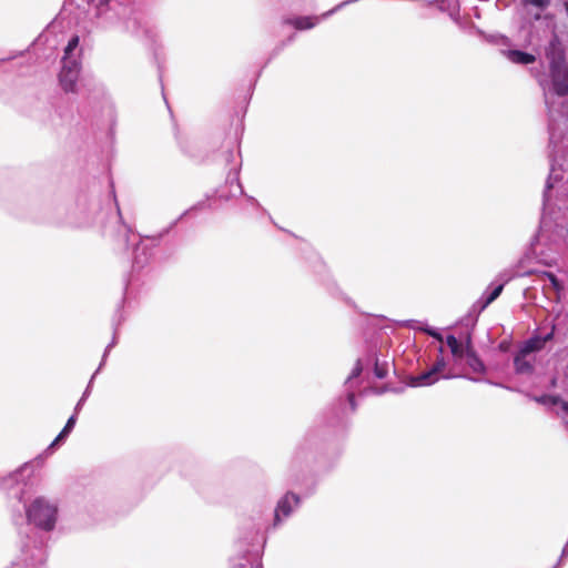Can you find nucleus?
I'll return each mask as SVG.
<instances>
[{"label": "nucleus", "instance_id": "f257e3e1", "mask_svg": "<svg viewBox=\"0 0 568 568\" xmlns=\"http://www.w3.org/2000/svg\"><path fill=\"white\" fill-rule=\"evenodd\" d=\"M57 508L44 499H36L27 510L30 523L44 530H51L55 524Z\"/></svg>", "mask_w": 568, "mask_h": 568}, {"label": "nucleus", "instance_id": "f03ea898", "mask_svg": "<svg viewBox=\"0 0 568 568\" xmlns=\"http://www.w3.org/2000/svg\"><path fill=\"white\" fill-rule=\"evenodd\" d=\"M549 70L555 93L559 97L568 95V64L565 61H552Z\"/></svg>", "mask_w": 568, "mask_h": 568}, {"label": "nucleus", "instance_id": "7ed1b4c3", "mask_svg": "<svg viewBox=\"0 0 568 568\" xmlns=\"http://www.w3.org/2000/svg\"><path fill=\"white\" fill-rule=\"evenodd\" d=\"M300 497L293 493H287L277 504L275 509L274 524L277 525L281 521V516L287 517L291 515L293 505H298Z\"/></svg>", "mask_w": 568, "mask_h": 568}, {"label": "nucleus", "instance_id": "20e7f679", "mask_svg": "<svg viewBox=\"0 0 568 568\" xmlns=\"http://www.w3.org/2000/svg\"><path fill=\"white\" fill-rule=\"evenodd\" d=\"M79 73L80 72L61 70L59 80L64 92H75Z\"/></svg>", "mask_w": 568, "mask_h": 568}, {"label": "nucleus", "instance_id": "39448f33", "mask_svg": "<svg viewBox=\"0 0 568 568\" xmlns=\"http://www.w3.org/2000/svg\"><path fill=\"white\" fill-rule=\"evenodd\" d=\"M507 58L516 64H530L536 61V57L534 54L520 50H509L507 52Z\"/></svg>", "mask_w": 568, "mask_h": 568}, {"label": "nucleus", "instance_id": "423d86ee", "mask_svg": "<svg viewBox=\"0 0 568 568\" xmlns=\"http://www.w3.org/2000/svg\"><path fill=\"white\" fill-rule=\"evenodd\" d=\"M438 376L432 372V369H428L427 372H424L417 376H414L410 378V386H428L437 382Z\"/></svg>", "mask_w": 568, "mask_h": 568}, {"label": "nucleus", "instance_id": "0eeeda50", "mask_svg": "<svg viewBox=\"0 0 568 568\" xmlns=\"http://www.w3.org/2000/svg\"><path fill=\"white\" fill-rule=\"evenodd\" d=\"M464 357L466 359V364L471 368L473 372L484 373L485 365L477 356L475 349H469L467 353H465Z\"/></svg>", "mask_w": 568, "mask_h": 568}, {"label": "nucleus", "instance_id": "6e6552de", "mask_svg": "<svg viewBox=\"0 0 568 568\" xmlns=\"http://www.w3.org/2000/svg\"><path fill=\"white\" fill-rule=\"evenodd\" d=\"M546 57L549 59V64L552 63V61H565L564 51L557 40L549 43V47L546 50Z\"/></svg>", "mask_w": 568, "mask_h": 568}, {"label": "nucleus", "instance_id": "1a4fd4ad", "mask_svg": "<svg viewBox=\"0 0 568 568\" xmlns=\"http://www.w3.org/2000/svg\"><path fill=\"white\" fill-rule=\"evenodd\" d=\"M446 344L450 348L453 356L457 359L464 358L465 349L462 343L454 335L446 337Z\"/></svg>", "mask_w": 568, "mask_h": 568}, {"label": "nucleus", "instance_id": "9d476101", "mask_svg": "<svg viewBox=\"0 0 568 568\" xmlns=\"http://www.w3.org/2000/svg\"><path fill=\"white\" fill-rule=\"evenodd\" d=\"M526 356L521 351L515 356L514 365L517 372L519 373H529L532 371V365L526 361Z\"/></svg>", "mask_w": 568, "mask_h": 568}, {"label": "nucleus", "instance_id": "9b49d317", "mask_svg": "<svg viewBox=\"0 0 568 568\" xmlns=\"http://www.w3.org/2000/svg\"><path fill=\"white\" fill-rule=\"evenodd\" d=\"M544 348L541 337H532L525 342L524 346L520 348L524 355H528L534 352H538Z\"/></svg>", "mask_w": 568, "mask_h": 568}, {"label": "nucleus", "instance_id": "f8f14e48", "mask_svg": "<svg viewBox=\"0 0 568 568\" xmlns=\"http://www.w3.org/2000/svg\"><path fill=\"white\" fill-rule=\"evenodd\" d=\"M286 23L292 24L297 30H307L315 26V22L310 17H300L292 20H286Z\"/></svg>", "mask_w": 568, "mask_h": 568}, {"label": "nucleus", "instance_id": "ddd939ff", "mask_svg": "<svg viewBox=\"0 0 568 568\" xmlns=\"http://www.w3.org/2000/svg\"><path fill=\"white\" fill-rule=\"evenodd\" d=\"M75 425V416H71L67 424L64 425L63 429L60 432V434L55 437V439L51 443L50 447H53L54 445H57L59 442H61L62 439H64L70 433L71 430L73 429Z\"/></svg>", "mask_w": 568, "mask_h": 568}, {"label": "nucleus", "instance_id": "4468645a", "mask_svg": "<svg viewBox=\"0 0 568 568\" xmlns=\"http://www.w3.org/2000/svg\"><path fill=\"white\" fill-rule=\"evenodd\" d=\"M538 276L540 277V280L547 278L550 282L552 288L557 293H560L562 291V288H564L562 284L560 283V281L557 278V276L554 273L547 272V271H542V272L539 273Z\"/></svg>", "mask_w": 568, "mask_h": 568}, {"label": "nucleus", "instance_id": "2eb2a0df", "mask_svg": "<svg viewBox=\"0 0 568 568\" xmlns=\"http://www.w3.org/2000/svg\"><path fill=\"white\" fill-rule=\"evenodd\" d=\"M80 68L81 64L78 60L72 59L70 55H63L61 70L80 72Z\"/></svg>", "mask_w": 568, "mask_h": 568}, {"label": "nucleus", "instance_id": "dca6fc26", "mask_svg": "<svg viewBox=\"0 0 568 568\" xmlns=\"http://www.w3.org/2000/svg\"><path fill=\"white\" fill-rule=\"evenodd\" d=\"M388 362H379L378 359L375 361L374 365V374L377 378H385L388 373Z\"/></svg>", "mask_w": 568, "mask_h": 568}, {"label": "nucleus", "instance_id": "f3484780", "mask_svg": "<svg viewBox=\"0 0 568 568\" xmlns=\"http://www.w3.org/2000/svg\"><path fill=\"white\" fill-rule=\"evenodd\" d=\"M504 290V285L500 284L498 285L497 287H495L491 293L488 295V297L486 298L484 305H483V308L487 307L489 304H491L503 292Z\"/></svg>", "mask_w": 568, "mask_h": 568}, {"label": "nucleus", "instance_id": "a211bd4d", "mask_svg": "<svg viewBox=\"0 0 568 568\" xmlns=\"http://www.w3.org/2000/svg\"><path fill=\"white\" fill-rule=\"evenodd\" d=\"M79 42H80L79 36H73L69 40L68 45L64 49V54L65 55H71V53L78 48Z\"/></svg>", "mask_w": 568, "mask_h": 568}, {"label": "nucleus", "instance_id": "6ab92c4d", "mask_svg": "<svg viewBox=\"0 0 568 568\" xmlns=\"http://www.w3.org/2000/svg\"><path fill=\"white\" fill-rule=\"evenodd\" d=\"M537 402L549 405H558L560 402V397L556 395H544L539 398H536Z\"/></svg>", "mask_w": 568, "mask_h": 568}, {"label": "nucleus", "instance_id": "aec40b11", "mask_svg": "<svg viewBox=\"0 0 568 568\" xmlns=\"http://www.w3.org/2000/svg\"><path fill=\"white\" fill-rule=\"evenodd\" d=\"M551 0H524L526 4L534 6L540 10L546 9Z\"/></svg>", "mask_w": 568, "mask_h": 568}, {"label": "nucleus", "instance_id": "412c9836", "mask_svg": "<svg viewBox=\"0 0 568 568\" xmlns=\"http://www.w3.org/2000/svg\"><path fill=\"white\" fill-rule=\"evenodd\" d=\"M445 362L443 358L438 359L433 366L432 372L438 376V374L445 368Z\"/></svg>", "mask_w": 568, "mask_h": 568}, {"label": "nucleus", "instance_id": "4be33fe9", "mask_svg": "<svg viewBox=\"0 0 568 568\" xmlns=\"http://www.w3.org/2000/svg\"><path fill=\"white\" fill-rule=\"evenodd\" d=\"M463 346H464L465 353H467L469 349H474L470 334L467 335L465 345H463Z\"/></svg>", "mask_w": 568, "mask_h": 568}, {"label": "nucleus", "instance_id": "5701e85b", "mask_svg": "<svg viewBox=\"0 0 568 568\" xmlns=\"http://www.w3.org/2000/svg\"><path fill=\"white\" fill-rule=\"evenodd\" d=\"M562 413L568 416V402H565L560 398L559 404Z\"/></svg>", "mask_w": 568, "mask_h": 568}, {"label": "nucleus", "instance_id": "b1692460", "mask_svg": "<svg viewBox=\"0 0 568 568\" xmlns=\"http://www.w3.org/2000/svg\"><path fill=\"white\" fill-rule=\"evenodd\" d=\"M554 331H555V327H552L551 332L549 334H547L545 337H541V341H542V345L545 346V344L549 341L552 339L554 337Z\"/></svg>", "mask_w": 568, "mask_h": 568}, {"label": "nucleus", "instance_id": "393cba45", "mask_svg": "<svg viewBox=\"0 0 568 568\" xmlns=\"http://www.w3.org/2000/svg\"><path fill=\"white\" fill-rule=\"evenodd\" d=\"M427 333L433 336L434 338L438 339L439 342H443V336L437 333V332H434V331H427Z\"/></svg>", "mask_w": 568, "mask_h": 568}, {"label": "nucleus", "instance_id": "a878e982", "mask_svg": "<svg viewBox=\"0 0 568 568\" xmlns=\"http://www.w3.org/2000/svg\"><path fill=\"white\" fill-rule=\"evenodd\" d=\"M347 399L349 402L351 407L353 408L355 406V394L354 393H348Z\"/></svg>", "mask_w": 568, "mask_h": 568}, {"label": "nucleus", "instance_id": "bb28decb", "mask_svg": "<svg viewBox=\"0 0 568 568\" xmlns=\"http://www.w3.org/2000/svg\"><path fill=\"white\" fill-rule=\"evenodd\" d=\"M356 374H357V376L361 374V368L358 366H357Z\"/></svg>", "mask_w": 568, "mask_h": 568}]
</instances>
